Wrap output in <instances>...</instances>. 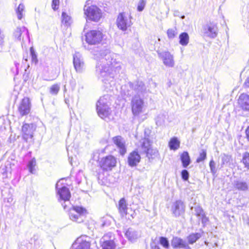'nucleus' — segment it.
<instances>
[{
    "label": "nucleus",
    "mask_w": 249,
    "mask_h": 249,
    "mask_svg": "<svg viewBox=\"0 0 249 249\" xmlns=\"http://www.w3.org/2000/svg\"><path fill=\"white\" fill-rule=\"evenodd\" d=\"M204 34L210 37L213 38L217 36V27L216 24L210 22L204 27Z\"/></svg>",
    "instance_id": "14"
},
{
    "label": "nucleus",
    "mask_w": 249,
    "mask_h": 249,
    "mask_svg": "<svg viewBox=\"0 0 249 249\" xmlns=\"http://www.w3.org/2000/svg\"><path fill=\"white\" fill-rule=\"evenodd\" d=\"M160 244L164 248L168 249L169 247V243L168 239L165 237H160L159 239Z\"/></svg>",
    "instance_id": "35"
},
{
    "label": "nucleus",
    "mask_w": 249,
    "mask_h": 249,
    "mask_svg": "<svg viewBox=\"0 0 249 249\" xmlns=\"http://www.w3.org/2000/svg\"><path fill=\"white\" fill-rule=\"evenodd\" d=\"M90 242L86 236H80L77 238L72 244L74 249H89Z\"/></svg>",
    "instance_id": "9"
},
{
    "label": "nucleus",
    "mask_w": 249,
    "mask_h": 249,
    "mask_svg": "<svg viewBox=\"0 0 249 249\" xmlns=\"http://www.w3.org/2000/svg\"><path fill=\"white\" fill-rule=\"evenodd\" d=\"M162 59L163 64L168 67H173L175 65V62L173 58V56L169 52H164L162 56Z\"/></svg>",
    "instance_id": "17"
},
{
    "label": "nucleus",
    "mask_w": 249,
    "mask_h": 249,
    "mask_svg": "<svg viewBox=\"0 0 249 249\" xmlns=\"http://www.w3.org/2000/svg\"><path fill=\"white\" fill-rule=\"evenodd\" d=\"M150 249H160V247L156 243L151 244Z\"/></svg>",
    "instance_id": "45"
},
{
    "label": "nucleus",
    "mask_w": 249,
    "mask_h": 249,
    "mask_svg": "<svg viewBox=\"0 0 249 249\" xmlns=\"http://www.w3.org/2000/svg\"><path fill=\"white\" fill-rule=\"evenodd\" d=\"M201 237V234L200 233H192L187 237L188 243L189 244H193L194 243H196V241H197Z\"/></svg>",
    "instance_id": "24"
},
{
    "label": "nucleus",
    "mask_w": 249,
    "mask_h": 249,
    "mask_svg": "<svg viewBox=\"0 0 249 249\" xmlns=\"http://www.w3.org/2000/svg\"><path fill=\"white\" fill-rule=\"evenodd\" d=\"M59 5V0H52V7L54 10H56L58 9Z\"/></svg>",
    "instance_id": "43"
},
{
    "label": "nucleus",
    "mask_w": 249,
    "mask_h": 249,
    "mask_svg": "<svg viewBox=\"0 0 249 249\" xmlns=\"http://www.w3.org/2000/svg\"><path fill=\"white\" fill-rule=\"evenodd\" d=\"M36 128V126L34 123H23L21 130L22 139L26 142L32 140L33 138V133Z\"/></svg>",
    "instance_id": "6"
},
{
    "label": "nucleus",
    "mask_w": 249,
    "mask_h": 249,
    "mask_svg": "<svg viewBox=\"0 0 249 249\" xmlns=\"http://www.w3.org/2000/svg\"><path fill=\"white\" fill-rule=\"evenodd\" d=\"M207 158V152L206 150H202L199 153V157L196 159V162L197 163L202 162L206 160Z\"/></svg>",
    "instance_id": "34"
},
{
    "label": "nucleus",
    "mask_w": 249,
    "mask_h": 249,
    "mask_svg": "<svg viewBox=\"0 0 249 249\" xmlns=\"http://www.w3.org/2000/svg\"><path fill=\"white\" fill-rule=\"evenodd\" d=\"M235 188L239 191H246L248 189V185L245 182L237 181L235 184Z\"/></svg>",
    "instance_id": "31"
},
{
    "label": "nucleus",
    "mask_w": 249,
    "mask_h": 249,
    "mask_svg": "<svg viewBox=\"0 0 249 249\" xmlns=\"http://www.w3.org/2000/svg\"><path fill=\"white\" fill-rule=\"evenodd\" d=\"M72 22V20L70 14L65 11L62 12L61 19V26L67 28L70 27Z\"/></svg>",
    "instance_id": "18"
},
{
    "label": "nucleus",
    "mask_w": 249,
    "mask_h": 249,
    "mask_svg": "<svg viewBox=\"0 0 249 249\" xmlns=\"http://www.w3.org/2000/svg\"><path fill=\"white\" fill-rule=\"evenodd\" d=\"M244 85L246 87H249V77L247 78V79L246 80L244 83Z\"/></svg>",
    "instance_id": "46"
},
{
    "label": "nucleus",
    "mask_w": 249,
    "mask_h": 249,
    "mask_svg": "<svg viewBox=\"0 0 249 249\" xmlns=\"http://www.w3.org/2000/svg\"><path fill=\"white\" fill-rule=\"evenodd\" d=\"M36 165V161L35 159H32L28 163V167L31 173H33Z\"/></svg>",
    "instance_id": "39"
},
{
    "label": "nucleus",
    "mask_w": 249,
    "mask_h": 249,
    "mask_svg": "<svg viewBox=\"0 0 249 249\" xmlns=\"http://www.w3.org/2000/svg\"><path fill=\"white\" fill-rule=\"evenodd\" d=\"M30 51L31 57H32V62H34L36 64L38 62L37 55H36V52L34 50V49L33 47H30Z\"/></svg>",
    "instance_id": "37"
},
{
    "label": "nucleus",
    "mask_w": 249,
    "mask_h": 249,
    "mask_svg": "<svg viewBox=\"0 0 249 249\" xmlns=\"http://www.w3.org/2000/svg\"><path fill=\"white\" fill-rule=\"evenodd\" d=\"M103 34L101 31L92 30L86 33L85 40L89 45H96L103 40Z\"/></svg>",
    "instance_id": "3"
},
{
    "label": "nucleus",
    "mask_w": 249,
    "mask_h": 249,
    "mask_svg": "<svg viewBox=\"0 0 249 249\" xmlns=\"http://www.w3.org/2000/svg\"><path fill=\"white\" fill-rule=\"evenodd\" d=\"M97 112L98 116L105 121H109L111 111L107 106L100 103L97 106Z\"/></svg>",
    "instance_id": "11"
},
{
    "label": "nucleus",
    "mask_w": 249,
    "mask_h": 249,
    "mask_svg": "<svg viewBox=\"0 0 249 249\" xmlns=\"http://www.w3.org/2000/svg\"><path fill=\"white\" fill-rule=\"evenodd\" d=\"M87 213V210L81 206H73L69 211V216L71 220L77 223L84 221L82 216Z\"/></svg>",
    "instance_id": "2"
},
{
    "label": "nucleus",
    "mask_w": 249,
    "mask_h": 249,
    "mask_svg": "<svg viewBox=\"0 0 249 249\" xmlns=\"http://www.w3.org/2000/svg\"><path fill=\"white\" fill-rule=\"evenodd\" d=\"M187 249H191L189 247H187Z\"/></svg>",
    "instance_id": "48"
},
{
    "label": "nucleus",
    "mask_w": 249,
    "mask_h": 249,
    "mask_svg": "<svg viewBox=\"0 0 249 249\" xmlns=\"http://www.w3.org/2000/svg\"><path fill=\"white\" fill-rule=\"evenodd\" d=\"M24 10V5L20 3L18 5V6L16 10V13L17 14L18 18V19H21L23 17V12Z\"/></svg>",
    "instance_id": "32"
},
{
    "label": "nucleus",
    "mask_w": 249,
    "mask_h": 249,
    "mask_svg": "<svg viewBox=\"0 0 249 249\" xmlns=\"http://www.w3.org/2000/svg\"><path fill=\"white\" fill-rule=\"evenodd\" d=\"M196 215L197 216H200L202 219V222H207L209 218L206 216L205 213L201 207H197L195 208Z\"/></svg>",
    "instance_id": "26"
},
{
    "label": "nucleus",
    "mask_w": 249,
    "mask_h": 249,
    "mask_svg": "<svg viewBox=\"0 0 249 249\" xmlns=\"http://www.w3.org/2000/svg\"><path fill=\"white\" fill-rule=\"evenodd\" d=\"M73 63L77 72H83L85 68V65L82 59L79 55L77 54L73 55Z\"/></svg>",
    "instance_id": "16"
},
{
    "label": "nucleus",
    "mask_w": 249,
    "mask_h": 249,
    "mask_svg": "<svg viewBox=\"0 0 249 249\" xmlns=\"http://www.w3.org/2000/svg\"><path fill=\"white\" fill-rule=\"evenodd\" d=\"M237 104L239 108L244 111H249V95L241 93L237 99Z\"/></svg>",
    "instance_id": "13"
},
{
    "label": "nucleus",
    "mask_w": 249,
    "mask_h": 249,
    "mask_svg": "<svg viewBox=\"0 0 249 249\" xmlns=\"http://www.w3.org/2000/svg\"><path fill=\"white\" fill-rule=\"evenodd\" d=\"M183 167L186 168L191 163V158L187 151H183L180 155Z\"/></svg>",
    "instance_id": "21"
},
{
    "label": "nucleus",
    "mask_w": 249,
    "mask_h": 249,
    "mask_svg": "<svg viewBox=\"0 0 249 249\" xmlns=\"http://www.w3.org/2000/svg\"><path fill=\"white\" fill-rule=\"evenodd\" d=\"M241 162L243 164L244 167L249 170V152H245L243 153Z\"/></svg>",
    "instance_id": "28"
},
{
    "label": "nucleus",
    "mask_w": 249,
    "mask_h": 249,
    "mask_svg": "<svg viewBox=\"0 0 249 249\" xmlns=\"http://www.w3.org/2000/svg\"><path fill=\"white\" fill-rule=\"evenodd\" d=\"M148 159H154L159 155V151L157 149H154L152 144L144 153Z\"/></svg>",
    "instance_id": "23"
},
{
    "label": "nucleus",
    "mask_w": 249,
    "mask_h": 249,
    "mask_svg": "<svg viewBox=\"0 0 249 249\" xmlns=\"http://www.w3.org/2000/svg\"><path fill=\"white\" fill-rule=\"evenodd\" d=\"M31 102L29 97H25L23 98L18 106V111L21 117L28 115L31 113Z\"/></svg>",
    "instance_id": "7"
},
{
    "label": "nucleus",
    "mask_w": 249,
    "mask_h": 249,
    "mask_svg": "<svg viewBox=\"0 0 249 249\" xmlns=\"http://www.w3.org/2000/svg\"><path fill=\"white\" fill-rule=\"evenodd\" d=\"M131 19V16H127L124 12L119 13L116 19L117 27L123 31H126L133 24Z\"/></svg>",
    "instance_id": "4"
},
{
    "label": "nucleus",
    "mask_w": 249,
    "mask_h": 249,
    "mask_svg": "<svg viewBox=\"0 0 249 249\" xmlns=\"http://www.w3.org/2000/svg\"><path fill=\"white\" fill-rule=\"evenodd\" d=\"M98 166L104 172L110 171L116 167L117 158L111 155L102 157L98 160Z\"/></svg>",
    "instance_id": "1"
},
{
    "label": "nucleus",
    "mask_w": 249,
    "mask_h": 249,
    "mask_svg": "<svg viewBox=\"0 0 249 249\" xmlns=\"http://www.w3.org/2000/svg\"><path fill=\"white\" fill-rule=\"evenodd\" d=\"M60 90V85L58 84L53 85L50 88V92L53 95H56Z\"/></svg>",
    "instance_id": "33"
},
{
    "label": "nucleus",
    "mask_w": 249,
    "mask_h": 249,
    "mask_svg": "<svg viewBox=\"0 0 249 249\" xmlns=\"http://www.w3.org/2000/svg\"><path fill=\"white\" fill-rule=\"evenodd\" d=\"M245 138L249 142V125L246 127L245 130Z\"/></svg>",
    "instance_id": "44"
},
{
    "label": "nucleus",
    "mask_w": 249,
    "mask_h": 249,
    "mask_svg": "<svg viewBox=\"0 0 249 249\" xmlns=\"http://www.w3.org/2000/svg\"><path fill=\"white\" fill-rule=\"evenodd\" d=\"M168 145L171 150H176L180 147V141L177 137L171 138L169 141Z\"/></svg>",
    "instance_id": "22"
},
{
    "label": "nucleus",
    "mask_w": 249,
    "mask_h": 249,
    "mask_svg": "<svg viewBox=\"0 0 249 249\" xmlns=\"http://www.w3.org/2000/svg\"><path fill=\"white\" fill-rule=\"evenodd\" d=\"M112 141L113 143L119 149V153L124 156L127 152V148L123 138L120 135L112 137Z\"/></svg>",
    "instance_id": "8"
},
{
    "label": "nucleus",
    "mask_w": 249,
    "mask_h": 249,
    "mask_svg": "<svg viewBox=\"0 0 249 249\" xmlns=\"http://www.w3.org/2000/svg\"><path fill=\"white\" fill-rule=\"evenodd\" d=\"M146 5L145 0H140L137 5V10L139 12H142L144 9Z\"/></svg>",
    "instance_id": "36"
},
{
    "label": "nucleus",
    "mask_w": 249,
    "mask_h": 249,
    "mask_svg": "<svg viewBox=\"0 0 249 249\" xmlns=\"http://www.w3.org/2000/svg\"><path fill=\"white\" fill-rule=\"evenodd\" d=\"M118 209L119 213L122 214H127V204L124 197L121 198L118 202Z\"/></svg>",
    "instance_id": "20"
},
{
    "label": "nucleus",
    "mask_w": 249,
    "mask_h": 249,
    "mask_svg": "<svg viewBox=\"0 0 249 249\" xmlns=\"http://www.w3.org/2000/svg\"><path fill=\"white\" fill-rule=\"evenodd\" d=\"M179 43L182 46H186L189 41V36L186 32L181 33L179 36Z\"/></svg>",
    "instance_id": "25"
},
{
    "label": "nucleus",
    "mask_w": 249,
    "mask_h": 249,
    "mask_svg": "<svg viewBox=\"0 0 249 249\" xmlns=\"http://www.w3.org/2000/svg\"><path fill=\"white\" fill-rule=\"evenodd\" d=\"M181 207H183V203L181 202H176L174 206V213L178 212Z\"/></svg>",
    "instance_id": "40"
},
{
    "label": "nucleus",
    "mask_w": 249,
    "mask_h": 249,
    "mask_svg": "<svg viewBox=\"0 0 249 249\" xmlns=\"http://www.w3.org/2000/svg\"><path fill=\"white\" fill-rule=\"evenodd\" d=\"M151 142L148 139L144 138L142 139V142L141 143V147L144 153L147 149L151 146Z\"/></svg>",
    "instance_id": "29"
},
{
    "label": "nucleus",
    "mask_w": 249,
    "mask_h": 249,
    "mask_svg": "<svg viewBox=\"0 0 249 249\" xmlns=\"http://www.w3.org/2000/svg\"><path fill=\"white\" fill-rule=\"evenodd\" d=\"M27 30L25 27H18L14 32V36L16 38L20 39L22 35L25 32H26Z\"/></svg>",
    "instance_id": "30"
},
{
    "label": "nucleus",
    "mask_w": 249,
    "mask_h": 249,
    "mask_svg": "<svg viewBox=\"0 0 249 249\" xmlns=\"http://www.w3.org/2000/svg\"><path fill=\"white\" fill-rule=\"evenodd\" d=\"M171 245L174 249L185 248L187 247L185 241L178 237H174L171 240Z\"/></svg>",
    "instance_id": "19"
},
{
    "label": "nucleus",
    "mask_w": 249,
    "mask_h": 249,
    "mask_svg": "<svg viewBox=\"0 0 249 249\" xmlns=\"http://www.w3.org/2000/svg\"><path fill=\"white\" fill-rule=\"evenodd\" d=\"M141 157L137 150H134L129 153L127 157V163L130 167H135L141 161Z\"/></svg>",
    "instance_id": "12"
},
{
    "label": "nucleus",
    "mask_w": 249,
    "mask_h": 249,
    "mask_svg": "<svg viewBox=\"0 0 249 249\" xmlns=\"http://www.w3.org/2000/svg\"><path fill=\"white\" fill-rule=\"evenodd\" d=\"M143 101L139 97H134L131 101V110L134 115H139L142 113L143 106Z\"/></svg>",
    "instance_id": "10"
},
{
    "label": "nucleus",
    "mask_w": 249,
    "mask_h": 249,
    "mask_svg": "<svg viewBox=\"0 0 249 249\" xmlns=\"http://www.w3.org/2000/svg\"><path fill=\"white\" fill-rule=\"evenodd\" d=\"M177 33L176 29H169L167 31V35L169 38H173L177 36Z\"/></svg>",
    "instance_id": "38"
},
{
    "label": "nucleus",
    "mask_w": 249,
    "mask_h": 249,
    "mask_svg": "<svg viewBox=\"0 0 249 249\" xmlns=\"http://www.w3.org/2000/svg\"><path fill=\"white\" fill-rule=\"evenodd\" d=\"M209 166L211 172L214 174L216 173L215 163L213 160H212L209 162Z\"/></svg>",
    "instance_id": "41"
},
{
    "label": "nucleus",
    "mask_w": 249,
    "mask_h": 249,
    "mask_svg": "<svg viewBox=\"0 0 249 249\" xmlns=\"http://www.w3.org/2000/svg\"><path fill=\"white\" fill-rule=\"evenodd\" d=\"M181 178L184 180H187L189 178V173L186 170H183L181 172Z\"/></svg>",
    "instance_id": "42"
},
{
    "label": "nucleus",
    "mask_w": 249,
    "mask_h": 249,
    "mask_svg": "<svg viewBox=\"0 0 249 249\" xmlns=\"http://www.w3.org/2000/svg\"><path fill=\"white\" fill-rule=\"evenodd\" d=\"M63 208H64V209H66V205L63 206Z\"/></svg>",
    "instance_id": "47"
},
{
    "label": "nucleus",
    "mask_w": 249,
    "mask_h": 249,
    "mask_svg": "<svg viewBox=\"0 0 249 249\" xmlns=\"http://www.w3.org/2000/svg\"><path fill=\"white\" fill-rule=\"evenodd\" d=\"M102 249H115V244L113 240H106L101 245Z\"/></svg>",
    "instance_id": "27"
},
{
    "label": "nucleus",
    "mask_w": 249,
    "mask_h": 249,
    "mask_svg": "<svg viewBox=\"0 0 249 249\" xmlns=\"http://www.w3.org/2000/svg\"><path fill=\"white\" fill-rule=\"evenodd\" d=\"M57 194L59 196V201H69L71 197V194L69 189L65 186L59 188L57 190Z\"/></svg>",
    "instance_id": "15"
},
{
    "label": "nucleus",
    "mask_w": 249,
    "mask_h": 249,
    "mask_svg": "<svg viewBox=\"0 0 249 249\" xmlns=\"http://www.w3.org/2000/svg\"><path fill=\"white\" fill-rule=\"evenodd\" d=\"M85 14L87 20L94 22L98 21L102 17V13L99 8L95 5L88 6L85 9Z\"/></svg>",
    "instance_id": "5"
}]
</instances>
